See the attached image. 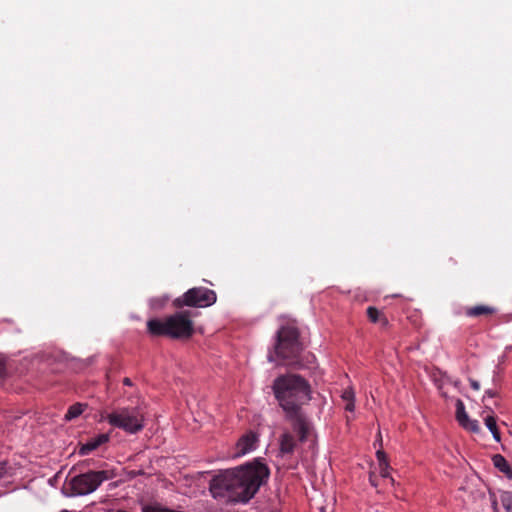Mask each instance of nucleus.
Wrapping results in <instances>:
<instances>
[{"instance_id":"20","label":"nucleus","mask_w":512,"mask_h":512,"mask_svg":"<svg viewBox=\"0 0 512 512\" xmlns=\"http://www.w3.org/2000/svg\"><path fill=\"white\" fill-rule=\"evenodd\" d=\"M376 457H377L379 465H382L384 463H388L386 454L382 450H378L376 452Z\"/></svg>"},{"instance_id":"14","label":"nucleus","mask_w":512,"mask_h":512,"mask_svg":"<svg viewBox=\"0 0 512 512\" xmlns=\"http://www.w3.org/2000/svg\"><path fill=\"white\" fill-rule=\"evenodd\" d=\"M342 400L346 403L345 410L353 412L355 409V393L352 388L345 389L341 394Z\"/></svg>"},{"instance_id":"15","label":"nucleus","mask_w":512,"mask_h":512,"mask_svg":"<svg viewBox=\"0 0 512 512\" xmlns=\"http://www.w3.org/2000/svg\"><path fill=\"white\" fill-rule=\"evenodd\" d=\"M86 408L85 404L76 403L69 407L67 413L65 414V420L70 421L72 419L80 416Z\"/></svg>"},{"instance_id":"23","label":"nucleus","mask_w":512,"mask_h":512,"mask_svg":"<svg viewBox=\"0 0 512 512\" xmlns=\"http://www.w3.org/2000/svg\"><path fill=\"white\" fill-rule=\"evenodd\" d=\"M7 475V468L5 462H0V480Z\"/></svg>"},{"instance_id":"4","label":"nucleus","mask_w":512,"mask_h":512,"mask_svg":"<svg viewBox=\"0 0 512 512\" xmlns=\"http://www.w3.org/2000/svg\"><path fill=\"white\" fill-rule=\"evenodd\" d=\"M114 427L135 434L144 428V416L137 408H120L108 413L105 418Z\"/></svg>"},{"instance_id":"3","label":"nucleus","mask_w":512,"mask_h":512,"mask_svg":"<svg viewBox=\"0 0 512 512\" xmlns=\"http://www.w3.org/2000/svg\"><path fill=\"white\" fill-rule=\"evenodd\" d=\"M148 331L153 335H165L174 339H186L193 334V323L185 312L175 313L163 320L147 322Z\"/></svg>"},{"instance_id":"22","label":"nucleus","mask_w":512,"mask_h":512,"mask_svg":"<svg viewBox=\"0 0 512 512\" xmlns=\"http://www.w3.org/2000/svg\"><path fill=\"white\" fill-rule=\"evenodd\" d=\"M166 302V299L162 300V301H158L157 299H152L150 301V304L153 308L157 309V308H160L162 307Z\"/></svg>"},{"instance_id":"28","label":"nucleus","mask_w":512,"mask_h":512,"mask_svg":"<svg viewBox=\"0 0 512 512\" xmlns=\"http://www.w3.org/2000/svg\"><path fill=\"white\" fill-rule=\"evenodd\" d=\"M268 360H269L270 362H272V361H275V358H274L272 355H269V356H268Z\"/></svg>"},{"instance_id":"6","label":"nucleus","mask_w":512,"mask_h":512,"mask_svg":"<svg viewBox=\"0 0 512 512\" xmlns=\"http://www.w3.org/2000/svg\"><path fill=\"white\" fill-rule=\"evenodd\" d=\"M301 351L298 331L294 327H282L277 333L275 353L282 359H293Z\"/></svg>"},{"instance_id":"2","label":"nucleus","mask_w":512,"mask_h":512,"mask_svg":"<svg viewBox=\"0 0 512 512\" xmlns=\"http://www.w3.org/2000/svg\"><path fill=\"white\" fill-rule=\"evenodd\" d=\"M269 476L267 466L259 461L225 470L210 482L209 490L213 498L231 502H247L258 491Z\"/></svg>"},{"instance_id":"7","label":"nucleus","mask_w":512,"mask_h":512,"mask_svg":"<svg viewBox=\"0 0 512 512\" xmlns=\"http://www.w3.org/2000/svg\"><path fill=\"white\" fill-rule=\"evenodd\" d=\"M215 302L216 293L204 287L189 289L181 299L183 305L201 308L211 306Z\"/></svg>"},{"instance_id":"13","label":"nucleus","mask_w":512,"mask_h":512,"mask_svg":"<svg viewBox=\"0 0 512 512\" xmlns=\"http://www.w3.org/2000/svg\"><path fill=\"white\" fill-rule=\"evenodd\" d=\"M483 420H484V423H485L487 429L491 432L494 440L497 442H500L501 436H500V432L497 428V423H496L495 417L491 414H487L486 416L483 417Z\"/></svg>"},{"instance_id":"17","label":"nucleus","mask_w":512,"mask_h":512,"mask_svg":"<svg viewBox=\"0 0 512 512\" xmlns=\"http://www.w3.org/2000/svg\"><path fill=\"white\" fill-rule=\"evenodd\" d=\"M492 312H493L492 308H490L488 306L480 305V306H475V307L469 309L468 315L469 316H479L482 314H488V313H492Z\"/></svg>"},{"instance_id":"26","label":"nucleus","mask_w":512,"mask_h":512,"mask_svg":"<svg viewBox=\"0 0 512 512\" xmlns=\"http://www.w3.org/2000/svg\"><path fill=\"white\" fill-rule=\"evenodd\" d=\"M469 382H470L471 387L474 390L478 391L480 389V383L478 381H476L474 379H469Z\"/></svg>"},{"instance_id":"5","label":"nucleus","mask_w":512,"mask_h":512,"mask_svg":"<svg viewBox=\"0 0 512 512\" xmlns=\"http://www.w3.org/2000/svg\"><path fill=\"white\" fill-rule=\"evenodd\" d=\"M106 479L105 472H88L72 477L65 482L64 491L66 496H84L94 492Z\"/></svg>"},{"instance_id":"21","label":"nucleus","mask_w":512,"mask_h":512,"mask_svg":"<svg viewBox=\"0 0 512 512\" xmlns=\"http://www.w3.org/2000/svg\"><path fill=\"white\" fill-rule=\"evenodd\" d=\"M477 502H479V506H482V504H483L484 502H485V503H487V502H491L493 505H495V504H496V502H495L494 500H492V498H491V497H490L489 499H487V498L485 497V495H484V494L479 495V497H478V499H477Z\"/></svg>"},{"instance_id":"12","label":"nucleus","mask_w":512,"mask_h":512,"mask_svg":"<svg viewBox=\"0 0 512 512\" xmlns=\"http://www.w3.org/2000/svg\"><path fill=\"white\" fill-rule=\"evenodd\" d=\"M494 466L507 475L509 478H512V470L510 468V465L508 464L507 460L500 454H496L492 458Z\"/></svg>"},{"instance_id":"27","label":"nucleus","mask_w":512,"mask_h":512,"mask_svg":"<svg viewBox=\"0 0 512 512\" xmlns=\"http://www.w3.org/2000/svg\"><path fill=\"white\" fill-rule=\"evenodd\" d=\"M123 382H124V384H125V385H127V386L132 385V382H131V380H130L129 378H125Z\"/></svg>"},{"instance_id":"9","label":"nucleus","mask_w":512,"mask_h":512,"mask_svg":"<svg viewBox=\"0 0 512 512\" xmlns=\"http://www.w3.org/2000/svg\"><path fill=\"white\" fill-rule=\"evenodd\" d=\"M456 419L464 429L473 433L480 432V426L478 421L469 418L468 414L465 411L464 403L460 399L456 400Z\"/></svg>"},{"instance_id":"1","label":"nucleus","mask_w":512,"mask_h":512,"mask_svg":"<svg viewBox=\"0 0 512 512\" xmlns=\"http://www.w3.org/2000/svg\"><path fill=\"white\" fill-rule=\"evenodd\" d=\"M272 390L299 440L308 441L313 436V427L301 410L312 398L308 381L297 374L280 375L273 381Z\"/></svg>"},{"instance_id":"24","label":"nucleus","mask_w":512,"mask_h":512,"mask_svg":"<svg viewBox=\"0 0 512 512\" xmlns=\"http://www.w3.org/2000/svg\"><path fill=\"white\" fill-rule=\"evenodd\" d=\"M6 373L5 361L3 358H0V378L4 377Z\"/></svg>"},{"instance_id":"25","label":"nucleus","mask_w":512,"mask_h":512,"mask_svg":"<svg viewBox=\"0 0 512 512\" xmlns=\"http://www.w3.org/2000/svg\"><path fill=\"white\" fill-rule=\"evenodd\" d=\"M496 393L493 391V390H486L484 395H483V402L487 399V398H493L495 397Z\"/></svg>"},{"instance_id":"29","label":"nucleus","mask_w":512,"mask_h":512,"mask_svg":"<svg viewBox=\"0 0 512 512\" xmlns=\"http://www.w3.org/2000/svg\"><path fill=\"white\" fill-rule=\"evenodd\" d=\"M321 512H325V509L323 507L320 508Z\"/></svg>"},{"instance_id":"10","label":"nucleus","mask_w":512,"mask_h":512,"mask_svg":"<svg viewBox=\"0 0 512 512\" xmlns=\"http://www.w3.org/2000/svg\"><path fill=\"white\" fill-rule=\"evenodd\" d=\"M109 440L108 434H99L94 438H91L86 443L82 444L80 447L79 453L81 455H87L91 451L97 449L102 444L106 443Z\"/></svg>"},{"instance_id":"11","label":"nucleus","mask_w":512,"mask_h":512,"mask_svg":"<svg viewBox=\"0 0 512 512\" xmlns=\"http://www.w3.org/2000/svg\"><path fill=\"white\" fill-rule=\"evenodd\" d=\"M279 442L281 454H291L294 451L296 442L294 440V437L290 433H283L280 437Z\"/></svg>"},{"instance_id":"8","label":"nucleus","mask_w":512,"mask_h":512,"mask_svg":"<svg viewBox=\"0 0 512 512\" xmlns=\"http://www.w3.org/2000/svg\"><path fill=\"white\" fill-rule=\"evenodd\" d=\"M258 437L253 432L244 434L236 443L233 457H242L256 449Z\"/></svg>"},{"instance_id":"18","label":"nucleus","mask_w":512,"mask_h":512,"mask_svg":"<svg viewBox=\"0 0 512 512\" xmlns=\"http://www.w3.org/2000/svg\"><path fill=\"white\" fill-rule=\"evenodd\" d=\"M367 314H368L369 319L372 322H377L378 318L380 316V312L376 308H374V307H369L367 309Z\"/></svg>"},{"instance_id":"16","label":"nucleus","mask_w":512,"mask_h":512,"mask_svg":"<svg viewBox=\"0 0 512 512\" xmlns=\"http://www.w3.org/2000/svg\"><path fill=\"white\" fill-rule=\"evenodd\" d=\"M499 499L502 507L506 512H512V492L502 491L500 492Z\"/></svg>"},{"instance_id":"19","label":"nucleus","mask_w":512,"mask_h":512,"mask_svg":"<svg viewBox=\"0 0 512 512\" xmlns=\"http://www.w3.org/2000/svg\"><path fill=\"white\" fill-rule=\"evenodd\" d=\"M389 464L388 463H384L382 465H379V473L380 475L383 477V478H388L389 477Z\"/></svg>"}]
</instances>
